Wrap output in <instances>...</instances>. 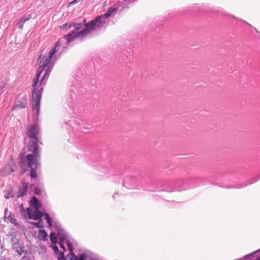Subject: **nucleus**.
I'll list each match as a JSON object with an SVG mask.
<instances>
[{
    "label": "nucleus",
    "mask_w": 260,
    "mask_h": 260,
    "mask_svg": "<svg viewBox=\"0 0 260 260\" xmlns=\"http://www.w3.org/2000/svg\"><path fill=\"white\" fill-rule=\"evenodd\" d=\"M90 34V32L84 24V28L81 29L80 32H77L76 34L74 31H70L68 34L64 35L63 37L60 38L56 43L55 46L50 49L47 57H45L42 52L40 54L37 59V64L38 65V68L36 73V78L32 84L34 89L33 98L35 99L36 103L35 106L36 109L38 108L41 92L43 90L41 85L43 84L45 78H48L53 68V65L51 64V62L58 59L70 43L75 39L79 38L82 39Z\"/></svg>",
    "instance_id": "nucleus-1"
},
{
    "label": "nucleus",
    "mask_w": 260,
    "mask_h": 260,
    "mask_svg": "<svg viewBox=\"0 0 260 260\" xmlns=\"http://www.w3.org/2000/svg\"><path fill=\"white\" fill-rule=\"evenodd\" d=\"M34 88V87L32 86ZM34 89H32V108L34 112L33 119L35 121V123L29 124L28 125L26 134L29 138V141L28 144V149L30 152H32L34 154L35 157L37 158L39 157V153H40V150L38 147V144L40 143L39 139V127L37 123L40 112V102L42 98V93L41 92V96L39 99L38 108H36L35 106V99L33 98V93Z\"/></svg>",
    "instance_id": "nucleus-2"
},
{
    "label": "nucleus",
    "mask_w": 260,
    "mask_h": 260,
    "mask_svg": "<svg viewBox=\"0 0 260 260\" xmlns=\"http://www.w3.org/2000/svg\"><path fill=\"white\" fill-rule=\"evenodd\" d=\"M117 11L116 8L110 7L104 14L96 17L89 23H85V25L90 33L92 30L105 28L108 25L109 18L114 15Z\"/></svg>",
    "instance_id": "nucleus-3"
},
{
    "label": "nucleus",
    "mask_w": 260,
    "mask_h": 260,
    "mask_svg": "<svg viewBox=\"0 0 260 260\" xmlns=\"http://www.w3.org/2000/svg\"><path fill=\"white\" fill-rule=\"evenodd\" d=\"M40 153H39V157H37V158L35 157L34 154H28L24 157L21 156L20 167L22 170L20 172V174L23 175L25 172V170L23 169V166H25L26 162L27 167L31 169L30 174L31 178L36 180L38 177L36 169L40 167Z\"/></svg>",
    "instance_id": "nucleus-4"
},
{
    "label": "nucleus",
    "mask_w": 260,
    "mask_h": 260,
    "mask_svg": "<svg viewBox=\"0 0 260 260\" xmlns=\"http://www.w3.org/2000/svg\"><path fill=\"white\" fill-rule=\"evenodd\" d=\"M201 178L190 176L183 180H180L177 181L175 183V186L173 187L165 188L162 190L166 191H182L187 190L190 188H194L200 185L199 181Z\"/></svg>",
    "instance_id": "nucleus-5"
},
{
    "label": "nucleus",
    "mask_w": 260,
    "mask_h": 260,
    "mask_svg": "<svg viewBox=\"0 0 260 260\" xmlns=\"http://www.w3.org/2000/svg\"><path fill=\"white\" fill-rule=\"evenodd\" d=\"M54 229L57 231V235L59 240V245L60 247L63 249V251H66L64 244L67 245L68 243H71L68 239V235L61 228V225L59 222L55 221L54 222Z\"/></svg>",
    "instance_id": "nucleus-6"
},
{
    "label": "nucleus",
    "mask_w": 260,
    "mask_h": 260,
    "mask_svg": "<svg viewBox=\"0 0 260 260\" xmlns=\"http://www.w3.org/2000/svg\"><path fill=\"white\" fill-rule=\"evenodd\" d=\"M69 253L68 255L70 260H94V257L88 252H85L80 254L79 256L76 255L73 252V248L71 243H68L67 245Z\"/></svg>",
    "instance_id": "nucleus-7"
},
{
    "label": "nucleus",
    "mask_w": 260,
    "mask_h": 260,
    "mask_svg": "<svg viewBox=\"0 0 260 260\" xmlns=\"http://www.w3.org/2000/svg\"><path fill=\"white\" fill-rule=\"evenodd\" d=\"M12 248L19 255H22L24 252V247L23 244L20 243L19 240L16 236H12L11 238Z\"/></svg>",
    "instance_id": "nucleus-8"
},
{
    "label": "nucleus",
    "mask_w": 260,
    "mask_h": 260,
    "mask_svg": "<svg viewBox=\"0 0 260 260\" xmlns=\"http://www.w3.org/2000/svg\"><path fill=\"white\" fill-rule=\"evenodd\" d=\"M72 27H74V29L71 31H74L75 33L80 32V30L82 29L83 27V24L81 23H76L75 22H71L69 23H65L62 26L60 27L61 30H70Z\"/></svg>",
    "instance_id": "nucleus-9"
},
{
    "label": "nucleus",
    "mask_w": 260,
    "mask_h": 260,
    "mask_svg": "<svg viewBox=\"0 0 260 260\" xmlns=\"http://www.w3.org/2000/svg\"><path fill=\"white\" fill-rule=\"evenodd\" d=\"M28 184L25 182L21 183V186L19 187L17 192V198H20L23 196L28 189Z\"/></svg>",
    "instance_id": "nucleus-10"
},
{
    "label": "nucleus",
    "mask_w": 260,
    "mask_h": 260,
    "mask_svg": "<svg viewBox=\"0 0 260 260\" xmlns=\"http://www.w3.org/2000/svg\"><path fill=\"white\" fill-rule=\"evenodd\" d=\"M136 181V178L133 176H127L123 180V186L127 188L131 187Z\"/></svg>",
    "instance_id": "nucleus-11"
},
{
    "label": "nucleus",
    "mask_w": 260,
    "mask_h": 260,
    "mask_svg": "<svg viewBox=\"0 0 260 260\" xmlns=\"http://www.w3.org/2000/svg\"><path fill=\"white\" fill-rule=\"evenodd\" d=\"M30 205L35 209L40 208L41 205L37 197H32L30 200Z\"/></svg>",
    "instance_id": "nucleus-12"
},
{
    "label": "nucleus",
    "mask_w": 260,
    "mask_h": 260,
    "mask_svg": "<svg viewBox=\"0 0 260 260\" xmlns=\"http://www.w3.org/2000/svg\"><path fill=\"white\" fill-rule=\"evenodd\" d=\"M252 256L250 260H260V249L249 255H246L245 257L248 258Z\"/></svg>",
    "instance_id": "nucleus-13"
},
{
    "label": "nucleus",
    "mask_w": 260,
    "mask_h": 260,
    "mask_svg": "<svg viewBox=\"0 0 260 260\" xmlns=\"http://www.w3.org/2000/svg\"><path fill=\"white\" fill-rule=\"evenodd\" d=\"M48 235L45 230H40L38 233V238L41 241L47 240Z\"/></svg>",
    "instance_id": "nucleus-14"
},
{
    "label": "nucleus",
    "mask_w": 260,
    "mask_h": 260,
    "mask_svg": "<svg viewBox=\"0 0 260 260\" xmlns=\"http://www.w3.org/2000/svg\"><path fill=\"white\" fill-rule=\"evenodd\" d=\"M15 167H12L10 165H7L4 169V171L7 175H11L15 171Z\"/></svg>",
    "instance_id": "nucleus-15"
},
{
    "label": "nucleus",
    "mask_w": 260,
    "mask_h": 260,
    "mask_svg": "<svg viewBox=\"0 0 260 260\" xmlns=\"http://www.w3.org/2000/svg\"><path fill=\"white\" fill-rule=\"evenodd\" d=\"M43 216L42 213L39 210V208L34 209V219L35 220L40 219Z\"/></svg>",
    "instance_id": "nucleus-16"
},
{
    "label": "nucleus",
    "mask_w": 260,
    "mask_h": 260,
    "mask_svg": "<svg viewBox=\"0 0 260 260\" xmlns=\"http://www.w3.org/2000/svg\"><path fill=\"white\" fill-rule=\"evenodd\" d=\"M25 108V104L23 102H17L16 104L12 108V110L16 109H20Z\"/></svg>",
    "instance_id": "nucleus-17"
},
{
    "label": "nucleus",
    "mask_w": 260,
    "mask_h": 260,
    "mask_svg": "<svg viewBox=\"0 0 260 260\" xmlns=\"http://www.w3.org/2000/svg\"><path fill=\"white\" fill-rule=\"evenodd\" d=\"M29 19V17L21 18L18 22V25H19V28L22 29L24 23L26 21L28 20Z\"/></svg>",
    "instance_id": "nucleus-18"
},
{
    "label": "nucleus",
    "mask_w": 260,
    "mask_h": 260,
    "mask_svg": "<svg viewBox=\"0 0 260 260\" xmlns=\"http://www.w3.org/2000/svg\"><path fill=\"white\" fill-rule=\"evenodd\" d=\"M44 216H45V218L46 220V221L48 224V226L49 228H51L53 226V223L49 214L47 213H45L44 214Z\"/></svg>",
    "instance_id": "nucleus-19"
},
{
    "label": "nucleus",
    "mask_w": 260,
    "mask_h": 260,
    "mask_svg": "<svg viewBox=\"0 0 260 260\" xmlns=\"http://www.w3.org/2000/svg\"><path fill=\"white\" fill-rule=\"evenodd\" d=\"M251 183H252V182L251 181H249L247 183H242L238 184H237V185H235L232 186V187L235 188H238V189L242 188H243V187L246 186L248 184H251Z\"/></svg>",
    "instance_id": "nucleus-20"
},
{
    "label": "nucleus",
    "mask_w": 260,
    "mask_h": 260,
    "mask_svg": "<svg viewBox=\"0 0 260 260\" xmlns=\"http://www.w3.org/2000/svg\"><path fill=\"white\" fill-rule=\"evenodd\" d=\"M50 241L52 242V243L54 244H56L57 241V237L56 236V235L55 233L51 232L50 235Z\"/></svg>",
    "instance_id": "nucleus-21"
},
{
    "label": "nucleus",
    "mask_w": 260,
    "mask_h": 260,
    "mask_svg": "<svg viewBox=\"0 0 260 260\" xmlns=\"http://www.w3.org/2000/svg\"><path fill=\"white\" fill-rule=\"evenodd\" d=\"M7 89V83L5 82H0V90L1 91L0 94H2L5 89Z\"/></svg>",
    "instance_id": "nucleus-22"
},
{
    "label": "nucleus",
    "mask_w": 260,
    "mask_h": 260,
    "mask_svg": "<svg viewBox=\"0 0 260 260\" xmlns=\"http://www.w3.org/2000/svg\"><path fill=\"white\" fill-rule=\"evenodd\" d=\"M8 219L12 224L15 225L17 224V220L14 218L13 214H10Z\"/></svg>",
    "instance_id": "nucleus-23"
},
{
    "label": "nucleus",
    "mask_w": 260,
    "mask_h": 260,
    "mask_svg": "<svg viewBox=\"0 0 260 260\" xmlns=\"http://www.w3.org/2000/svg\"><path fill=\"white\" fill-rule=\"evenodd\" d=\"M5 198L6 199H9L10 198H13L14 197V193H13L12 192V190L11 189L7 193V194H5Z\"/></svg>",
    "instance_id": "nucleus-24"
},
{
    "label": "nucleus",
    "mask_w": 260,
    "mask_h": 260,
    "mask_svg": "<svg viewBox=\"0 0 260 260\" xmlns=\"http://www.w3.org/2000/svg\"><path fill=\"white\" fill-rule=\"evenodd\" d=\"M57 259L58 260H67L63 253L61 252L58 253Z\"/></svg>",
    "instance_id": "nucleus-25"
},
{
    "label": "nucleus",
    "mask_w": 260,
    "mask_h": 260,
    "mask_svg": "<svg viewBox=\"0 0 260 260\" xmlns=\"http://www.w3.org/2000/svg\"><path fill=\"white\" fill-rule=\"evenodd\" d=\"M35 193L37 195H40L41 193V190L40 188L36 187L35 189Z\"/></svg>",
    "instance_id": "nucleus-26"
},
{
    "label": "nucleus",
    "mask_w": 260,
    "mask_h": 260,
    "mask_svg": "<svg viewBox=\"0 0 260 260\" xmlns=\"http://www.w3.org/2000/svg\"><path fill=\"white\" fill-rule=\"evenodd\" d=\"M26 212L28 215L29 218H31L30 215H31V212H32L31 209H30V208L26 209Z\"/></svg>",
    "instance_id": "nucleus-27"
},
{
    "label": "nucleus",
    "mask_w": 260,
    "mask_h": 260,
    "mask_svg": "<svg viewBox=\"0 0 260 260\" xmlns=\"http://www.w3.org/2000/svg\"><path fill=\"white\" fill-rule=\"evenodd\" d=\"M42 222L41 220L40 219V221L38 223H35V224L38 228H40L42 227Z\"/></svg>",
    "instance_id": "nucleus-28"
},
{
    "label": "nucleus",
    "mask_w": 260,
    "mask_h": 260,
    "mask_svg": "<svg viewBox=\"0 0 260 260\" xmlns=\"http://www.w3.org/2000/svg\"><path fill=\"white\" fill-rule=\"evenodd\" d=\"M81 1V0H74L72 2L70 3L69 5H73L76 4L78 3L79 2H80Z\"/></svg>",
    "instance_id": "nucleus-29"
},
{
    "label": "nucleus",
    "mask_w": 260,
    "mask_h": 260,
    "mask_svg": "<svg viewBox=\"0 0 260 260\" xmlns=\"http://www.w3.org/2000/svg\"><path fill=\"white\" fill-rule=\"evenodd\" d=\"M53 249L55 253H58L59 252L58 248L56 245L53 247Z\"/></svg>",
    "instance_id": "nucleus-30"
},
{
    "label": "nucleus",
    "mask_w": 260,
    "mask_h": 260,
    "mask_svg": "<svg viewBox=\"0 0 260 260\" xmlns=\"http://www.w3.org/2000/svg\"><path fill=\"white\" fill-rule=\"evenodd\" d=\"M20 211H21L22 214L23 213L24 214L25 213L24 208L23 207V206L22 205L20 206Z\"/></svg>",
    "instance_id": "nucleus-31"
},
{
    "label": "nucleus",
    "mask_w": 260,
    "mask_h": 260,
    "mask_svg": "<svg viewBox=\"0 0 260 260\" xmlns=\"http://www.w3.org/2000/svg\"><path fill=\"white\" fill-rule=\"evenodd\" d=\"M239 21H241V22H243V23H244L246 24L247 25H248V26H251V25L249 23H247V22H246V21H244V20H239Z\"/></svg>",
    "instance_id": "nucleus-32"
},
{
    "label": "nucleus",
    "mask_w": 260,
    "mask_h": 260,
    "mask_svg": "<svg viewBox=\"0 0 260 260\" xmlns=\"http://www.w3.org/2000/svg\"><path fill=\"white\" fill-rule=\"evenodd\" d=\"M260 178V176H259V177L257 178L256 179H255L253 181H251L252 183H254V182H256L258 179L259 178Z\"/></svg>",
    "instance_id": "nucleus-33"
},
{
    "label": "nucleus",
    "mask_w": 260,
    "mask_h": 260,
    "mask_svg": "<svg viewBox=\"0 0 260 260\" xmlns=\"http://www.w3.org/2000/svg\"><path fill=\"white\" fill-rule=\"evenodd\" d=\"M115 195V194H114L113 196V198H114Z\"/></svg>",
    "instance_id": "nucleus-34"
},
{
    "label": "nucleus",
    "mask_w": 260,
    "mask_h": 260,
    "mask_svg": "<svg viewBox=\"0 0 260 260\" xmlns=\"http://www.w3.org/2000/svg\"><path fill=\"white\" fill-rule=\"evenodd\" d=\"M94 260H95V259H94Z\"/></svg>",
    "instance_id": "nucleus-35"
}]
</instances>
